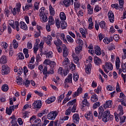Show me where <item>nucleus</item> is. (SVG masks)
<instances>
[{"label":"nucleus","mask_w":126,"mask_h":126,"mask_svg":"<svg viewBox=\"0 0 126 126\" xmlns=\"http://www.w3.org/2000/svg\"><path fill=\"white\" fill-rule=\"evenodd\" d=\"M63 57L64 58H66L68 56V54L69 52H68V49L66 47V46L64 44L63 45Z\"/></svg>","instance_id":"f8f14e48"},{"label":"nucleus","mask_w":126,"mask_h":126,"mask_svg":"<svg viewBox=\"0 0 126 126\" xmlns=\"http://www.w3.org/2000/svg\"><path fill=\"white\" fill-rule=\"evenodd\" d=\"M20 8H21V4L17 3L15 7L11 10L12 13L13 15H16L20 12Z\"/></svg>","instance_id":"f257e3e1"},{"label":"nucleus","mask_w":126,"mask_h":126,"mask_svg":"<svg viewBox=\"0 0 126 126\" xmlns=\"http://www.w3.org/2000/svg\"><path fill=\"white\" fill-rule=\"evenodd\" d=\"M67 83H72V74H69L67 78H66L65 79L64 81V84H65V87H67V88H68L69 87V86L66 85Z\"/></svg>","instance_id":"7ed1b4c3"},{"label":"nucleus","mask_w":126,"mask_h":126,"mask_svg":"<svg viewBox=\"0 0 126 126\" xmlns=\"http://www.w3.org/2000/svg\"><path fill=\"white\" fill-rule=\"evenodd\" d=\"M55 24L57 28L59 29V28L61 27V23L60 22V20L57 19L55 20Z\"/></svg>","instance_id":"4d7b16f0"},{"label":"nucleus","mask_w":126,"mask_h":126,"mask_svg":"<svg viewBox=\"0 0 126 126\" xmlns=\"http://www.w3.org/2000/svg\"><path fill=\"white\" fill-rule=\"evenodd\" d=\"M120 64H121V61L120 60V58L117 57L116 60V66L117 69H119L120 68Z\"/></svg>","instance_id":"c9c22d12"},{"label":"nucleus","mask_w":126,"mask_h":126,"mask_svg":"<svg viewBox=\"0 0 126 126\" xmlns=\"http://www.w3.org/2000/svg\"><path fill=\"white\" fill-rule=\"evenodd\" d=\"M58 116V112L57 111H52L50 112L47 115V118L48 120H54L56 119V117Z\"/></svg>","instance_id":"20e7f679"},{"label":"nucleus","mask_w":126,"mask_h":126,"mask_svg":"<svg viewBox=\"0 0 126 126\" xmlns=\"http://www.w3.org/2000/svg\"><path fill=\"white\" fill-rule=\"evenodd\" d=\"M61 40H62V41H63L64 43H67V40H66V38H65V35H64V33L61 34Z\"/></svg>","instance_id":"c03bdc74"},{"label":"nucleus","mask_w":126,"mask_h":126,"mask_svg":"<svg viewBox=\"0 0 126 126\" xmlns=\"http://www.w3.org/2000/svg\"><path fill=\"white\" fill-rule=\"evenodd\" d=\"M113 105V101L112 100L106 101L105 103L104 104V107L105 109L107 108H111Z\"/></svg>","instance_id":"4be33fe9"},{"label":"nucleus","mask_w":126,"mask_h":126,"mask_svg":"<svg viewBox=\"0 0 126 126\" xmlns=\"http://www.w3.org/2000/svg\"><path fill=\"white\" fill-rule=\"evenodd\" d=\"M34 109H40L42 107V101L36 100L32 104Z\"/></svg>","instance_id":"0eeeda50"},{"label":"nucleus","mask_w":126,"mask_h":126,"mask_svg":"<svg viewBox=\"0 0 126 126\" xmlns=\"http://www.w3.org/2000/svg\"><path fill=\"white\" fill-rule=\"evenodd\" d=\"M44 63L50 65L51 68H54V67L56 66V62H55L54 61H51V60L48 59H46L44 61Z\"/></svg>","instance_id":"423d86ee"},{"label":"nucleus","mask_w":126,"mask_h":126,"mask_svg":"<svg viewBox=\"0 0 126 126\" xmlns=\"http://www.w3.org/2000/svg\"><path fill=\"white\" fill-rule=\"evenodd\" d=\"M1 68V72L3 75H4L5 74H8V73L9 72V67H8V66H7V65H3Z\"/></svg>","instance_id":"39448f33"},{"label":"nucleus","mask_w":126,"mask_h":126,"mask_svg":"<svg viewBox=\"0 0 126 126\" xmlns=\"http://www.w3.org/2000/svg\"><path fill=\"white\" fill-rule=\"evenodd\" d=\"M85 117L88 121H92L93 120V115L92 114V111H90L89 113H87L85 115Z\"/></svg>","instance_id":"2eb2a0df"},{"label":"nucleus","mask_w":126,"mask_h":126,"mask_svg":"<svg viewBox=\"0 0 126 126\" xmlns=\"http://www.w3.org/2000/svg\"><path fill=\"white\" fill-rule=\"evenodd\" d=\"M94 53L97 56H101L102 55L101 48L98 46H96L94 48Z\"/></svg>","instance_id":"a211bd4d"},{"label":"nucleus","mask_w":126,"mask_h":126,"mask_svg":"<svg viewBox=\"0 0 126 126\" xmlns=\"http://www.w3.org/2000/svg\"><path fill=\"white\" fill-rule=\"evenodd\" d=\"M46 58L48 59H51V58L53 57V52L52 51H49L46 54Z\"/></svg>","instance_id":"6e6d98bb"},{"label":"nucleus","mask_w":126,"mask_h":126,"mask_svg":"<svg viewBox=\"0 0 126 126\" xmlns=\"http://www.w3.org/2000/svg\"><path fill=\"white\" fill-rule=\"evenodd\" d=\"M114 40V37H113V36H110V37H109L108 38V37H105L103 41L104 42V43H105V44H110V43H111V42H113Z\"/></svg>","instance_id":"dca6fc26"},{"label":"nucleus","mask_w":126,"mask_h":126,"mask_svg":"<svg viewBox=\"0 0 126 126\" xmlns=\"http://www.w3.org/2000/svg\"><path fill=\"white\" fill-rule=\"evenodd\" d=\"M79 114L77 113H75L72 117V121L75 124L79 123Z\"/></svg>","instance_id":"9b49d317"},{"label":"nucleus","mask_w":126,"mask_h":126,"mask_svg":"<svg viewBox=\"0 0 126 126\" xmlns=\"http://www.w3.org/2000/svg\"><path fill=\"white\" fill-rule=\"evenodd\" d=\"M103 113H104V109L103 108V107L100 106L98 108V118L99 120H101L102 119V116H103Z\"/></svg>","instance_id":"412c9836"},{"label":"nucleus","mask_w":126,"mask_h":126,"mask_svg":"<svg viewBox=\"0 0 126 126\" xmlns=\"http://www.w3.org/2000/svg\"><path fill=\"white\" fill-rule=\"evenodd\" d=\"M20 28L23 29V30H28V27H27V25L23 21L20 22Z\"/></svg>","instance_id":"5701e85b"},{"label":"nucleus","mask_w":126,"mask_h":126,"mask_svg":"<svg viewBox=\"0 0 126 126\" xmlns=\"http://www.w3.org/2000/svg\"><path fill=\"white\" fill-rule=\"evenodd\" d=\"M6 113L7 115H8L9 116H10V115H11V114H12V111H11L8 107H6Z\"/></svg>","instance_id":"0e129e2a"},{"label":"nucleus","mask_w":126,"mask_h":126,"mask_svg":"<svg viewBox=\"0 0 126 126\" xmlns=\"http://www.w3.org/2000/svg\"><path fill=\"white\" fill-rule=\"evenodd\" d=\"M118 111H119L118 116H123V115H124V110L121 105L118 106Z\"/></svg>","instance_id":"4c0bfd02"},{"label":"nucleus","mask_w":126,"mask_h":126,"mask_svg":"<svg viewBox=\"0 0 126 126\" xmlns=\"http://www.w3.org/2000/svg\"><path fill=\"white\" fill-rule=\"evenodd\" d=\"M19 60H24V55L22 53H20L18 54Z\"/></svg>","instance_id":"e2e57ef3"},{"label":"nucleus","mask_w":126,"mask_h":126,"mask_svg":"<svg viewBox=\"0 0 126 126\" xmlns=\"http://www.w3.org/2000/svg\"><path fill=\"white\" fill-rule=\"evenodd\" d=\"M8 89H9L8 85L6 84L2 85L1 87V90L4 92H6V91H8Z\"/></svg>","instance_id":"a19ab883"},{"label":"nucleus","mask_w":126,"mask_h":126,"mask_svg":"<svg viewBox=\"0 0 126 126\" xmlns=\"http://www.w3.org/2000/svg\"><path fill=\"white\" fill-rule=\"evenodd\" d=\"M56 100V97L55 96H52L51 97H49L46 100V103L47 104H51L53 103V102H55V100Z\"/></svg>","instance_id":"c756f323"},{"label":"nucleus","mask_w":126,"mask_h":126,"mask_svg":"<svg viewBox=\"0 0 126 126\" xmlns=\"http://www.w3.org/2000/svg\"><path fill=\"white\" fill-rule=\"evenodd\" d=\"M63 72H64V71L63 67H59L58 70V73H59V74H60V75H63Z\"/></svg>","instance_id":"5fc2aeb1"},{"label":"nucleus","mask_w":126,"mask_h":126,"mask_svg":"<svg viewBox=\"0 0 126 126\" xmlns=\"http://www.w3.org/2000/svg\"><path fill=\"white\" fill-rule=\"evenodd\" d=\"M67 41L69 42V43H73L74 40H73V38L70 36V35H66Z\"/></svg>","instance_id":"603ef678"},{"label":"nucleus","mask_w":126,"mask_h":126,"mask_svg":"<svg viewBox=\"0 0 126 126\" xmlns=\"http://www.w3.org/2000/svg\"><path fill=\"white\" fill-rule=\"evenodd\" d=\"M99 26L101 29H107V25H106V22L104 21H101L99 22Z\"/></svg>","instance_id":"473e14b6"},{"label":"nucleus","mask_w":126,"mask_h":126,"mask_svg":"<svg viewBox=\"0 0 126 126\" xmlns=\"http://www.w3.org/2000/svg\"><path fill=\"white\" fill-rule=\"evenodd\" d=\"M78 78H79V76L78 74L74 73L73 76V80H74V81H76L77 80H78Z\"/></svg>","instance_id":"052dcab7"},{"label":"nucleus","mask_w":126,"mask_h":126,"mask_svg":"<svg viewBox=\"0 0 126 126\" xmlns=\"http://www.w3.org/2000/svg\"><path fill=\"white\" fill-rule=\"evenodd\" d=\"M16 81L18 85H22V84H24V82L22 80V78L20 77H17Z\"/></svg>","instance_id":"2f4dec72"},{"label":"nucleus","mask_w":126,"mask_h":126,"mask_svg":"<svg viewBox=\"0 0 126 126\" xmlns=\"http://www.w3.org/2000/svg\"><path fill=\"white\" fill-rule=\"evenodd\" d=\"M66 27H67V24L65 21H62L61 22V28L62 29H66Z\"/></svg>","instance_id":"79ce46f5"},{"label":"nucleus","mask_w":126,"mask_h":126,"mask_svg":"<svg viewBox=\"0 0 126 126\" xmlns=\"http://www.w3.org/2000/svg\"><path fill=\"white\" fill-rule=\"evenodd\" d=\"M23 53L25 55V57L26 59H28V58H29V54H28L29 51L28 49L27 48H24L23 49Z\"/></svg>","instance_id":"37998d69"},{"label":"nucleus","mask_w":126,"mask_h":126,"mask_svg":"<svg viewBox=\"0 0 126 126\" xmlns=\"http://www.w3.org/2000/svg\"><path fill=\"white\" fill-rule=\"evenodd\" d=\"M110 117H111V115H110V111H104L102 115L103 122H104V123H107V122H109V120H110Z\"/></svg>","instance_id":"f03ea898"},{"label":"nucleus","mask_w":126,"mask_h":126,"mask_svg":"<svg viewBox=\"0 0 126 126\" xmlns=\"http://www.w3.org/2000/svg\"><path fill=\"white\" fill-rule=\"evenodd\" d=\"M83 91V89H82V88L79 87L76 92L74 93V94H73V97H76L77 96H78L79 94H81L82 93V92Z\"/></svg>","instance_id":"393cba45"},{"label":"nucleus","mask_w":126,"mask_h":126,"mask_svg":"<svg viewBox=\"0 0 126 126\" xmlns=\"http://www.w3.org/2000/svg\"><path fill=\"white\" fill-rule=\"evenodd\" d=\"M85 107H90V103L86 99H84L82 101V110L84 111L85 110Z\"/></svg>","instance_id":"1a4fd4ad"},{"label":"nucleus","mask_w":126,"mask_h":126,"mask_svg":"<svg viewBox=\"0 0 126 126\" xmlns=\"http://www.w3.org/2000/svg\"><path fill=\"white\" fill-rule=\"evenodd\" d=\"M8 24L11 26L13 29H15V26H14V21L13 20H10L8 21Z\"/></svg>","instance_id":"09e8293b"},{"label":"nucleus","mask_w":126,"mask_h":126,"mask_svg":"<svg viewBox=\"0 0 126 126\" xmlns=\"http://www.w3.org/2000/svg\"><path fill=\"white\" fill-rule=\"evenodd\" d=\"M12 43L14 49H16L17 48H18V42L16 41V40L14 39Z\"/></svg>","instance_id":"3c124183"},{"label":"nucleus","mask_w":126,"mask_h":126,"mask_svg":"<svg viewBox=\"0 0 126 126\" xmlns=\"http://www.w3.org/2000/svg\"><path fill=\"white\" fill-rule=\"evenodd\" d=\"M40 20L42 23L47 22L48 21V17L47 16V15H39Z\"/></svg>","instance_id":"bb28decb"},{"label":"nucleus","mask_w":126,"mask_h":126,"mask_svg":"<svg viewBox=\"0 0 126 126\" xmlns=\"http://www.w3.org/2000/svg\"><path fill=\"white\" fill-rule=\"evenodd\" d=\"M122 68L123 72H126V62L122 64Z\"/></svg>","instance_id":"680f3d73"},{"label":"nucleus","mask_w":126,"mask_h":126,"mask_svg":"<svg viewBox=\"0 0 126 126\" xmlns=\"http://www.w3.org/2000/svg\"><path fill=\"white\" fill-rule=\"evenodd\" d=\"M49 113V111L47 109H44L42 110L41 112L39 113L37 116L41 117L43 116V115H47Z\"/></svg>","instance_id":"ea45409f"},{"label":"nucleus","mask_w":126,"mask_h":126,"mask_svg":"<svg viewBox=\"0 0 126 126\" xmlns=\"http://www.w3.org/2000/svg\"><path fill=\"white\" fill-rule=\"evenodd\" d=\"M38 45H39V43H38V42H36L34 44V46L33 47V51H34V54H37V52L38 51Z\"/></svg>","instance_id":"a18cd8bd"},{"label":"nucleus","mask_w":126,"mask_h":126,"mask_svg":"<svg viewBox=\"0 0 126 126\" xmlns=\"http://www.w3.org/2000/svg\"><path fill=\"white\" fill-rule=\"evenodd\" d=\"M108 49L109 51H113V50H115L116 49V46L113 43H111L109 45Z\"/></svg>","instance_id":"49530a36"},{"label":"nucleus","mask_w":126,"mask_h":126,"mask_svg":"<svg viewBox=\"0 0 126 126\" xmlns=\"http://www.w3.org/2000/svg\"><path fill=\"white\" fill-rule=\"evenodd\" d=\"M88 13V14H93V7L91 6L90 4H88L87 5Z\"/></svg>","instance_id":"7c9ffc66"},{"label":"nucleus","mask_w":126,"mask_h":126,"mask_svg":"<svg viewBox=\"0 0 126 126\" xmlns=\"http://www.w3.org/2000/svg\"><path fill=\"white\" fill-rule=\"evenodd\" d=\"M40 5V3L38 2H35L34 4V7L35 9L38 10L39 9V6Z\"/></svg>","instance_id":"69168bd1"},{"label":"nucleus","mask_w":126,"mask_h":126,"mask_svg":"<svg viewBox=\"0 0 126 126\" xmlns=\"http://www.w3.org/2000/svg\"><path fill=\"white\" fill-rule=\"evenodd\" d=\"M49 10L51 15H55V9L53 8V6L51 5L49 6Z\"/></svg>","instance_id":"de8ad7c7"},{"label":"nucleus","mask_w":126,"mask_h":126,"mask_svg":"<svg viewBox=\"0 0 126 126\" xmlns=\"http://www.w3.org/2000/svg\"><path fill=\"white\" fill-rule=\"evenodd\" d=\"M91 67H92L91 63H89L86 66L85 69L86 73H87L88 74H90L91 72Z\"/></svg>","instance_id":"a878e982"},{"label":"nucleus","mask_w":126,"mask_h":126,"mask_svg":"<svg viewBox=\"0 0 126 126\" xmlns=\"http://www.w3.org/2000/svg\"><path fill=\"white\" fill-rule=\"evenodd\" d=\"M45 7H42L40 9H39V12L40 14L39 15H44L46 14H45Z\"/></svg>","instance_id":"864d4df0"},{"label":"nucleus","mask_w":126,"mask_h":126,"mask_svg":"<svg viewBox=\"0 0 126 126\" xmlns=\"http://www.w3.org/2000/svg\"><path fill=\"white\" fill-rule=\"evenodd\" d=\"M7 57L5 55H2L0 58V63L2 64H5L7 63Z\"/></svg>","instance_id":"4468645a"},{"label":"nucleus","mask_w":126,"mask_h":126,"mask_svg":"<svg viewBox=\"0 0 126 126\" xmlns=\"http://www.w3.org/2000/svg\"><path fill=\"white\" fill-rule=\"evenodd\" d=\"M55 23L54 17L52 16H50L48 18V25H54Z\"/></svg>","instance_id":"cd10ccee"},{"label":"nucleus","mask_w":126,"mask_h":126,"mask_svg":"<svg viewBox=\"0 0 126 126\" xmlns=\"http://www.w3.org/2000/svg\"><path fill=\"white\" fill-rule=\"evenodd\" d=\"M94 63L96 65H100L102 63V60L97 56H95L94 58Z\"/></svg>","instance_id":"f3484780"},{"label":"nucleus","mask_w":126,"mask_h":126,"mask_svg":"<svg viewBox=\"0 0 126 126\" xmlns=\"http://www.w3.org/2000/svg\"><path fill=\"white\" fill-rule=\"evenodd\" d=\"M82 51V46L79 45L75 48L76 54H80Z\"/></svg>","instance_id":"58836bf2"},{"label":"nucleus","mask_w":126,"mask_h":126,"mask_svg":"<svg viewBox=\"0 0 126 126\" xmlns=\"http://www.w3.org/2000/svg\"><path fill=\"white\" fill-rule=\"evenodd\" d=\"M29 3H27L26 4L25 6H23V9L24 11H27L28 10H29V9L32 8V7H33V4H29Z\"/></svg>","instance_id":"6ab92c4d"},{"label":"nucleus","mask_w":126,"mask_h":126,"mask_svg":"<svg viewBox=\"0 0 126 126\" xmlns=\"http://www.w3.org/2000/svg\"><path fill=\"white\" fill-rule=\"evenodd\" d=\"M60 17L61 20H62L63 21H64L65 19H66V16H65V14H64V12H61L60 14Z\"/></svg>","instance_id":"e433bc0d"},{"label":"nucleus","mask_w":126,"mask_h":126,"mask_svg":"<svg viewBox=\"0 0 126 126\" xmlns=\"http://www.w3.org/2000/svg\"><path fill=\"white\" fill-rule=\"evenodd\" d=\"M77 44H78L79 45V46H82L83 45V40L82 39H80V38L77 39L76 41Z\"/></svg>","instance_id":"bf43d9fd"},{"label":"nucleus","mask_w":126,"mask_h":126,"mask_svg":"<svg viewBox=\"0 0 126 126\" xmlns=\"http://www.w3.org/2000/svg\"><path fill=\"white\" fill-rule=\"evenodd\" d=\"M69 64V60H68V58H65L63 62L62 65L63 66V67H67Z\"/></svg>","instance_id":"b1692460"},{"label":"nucleus","mask_w":126,"mask_h":126,"mask_svg":"<svg viewBox=\"0 0 126 126\" xmlns=\"http://www.w3.org/2000/svg\"><path fill=\"white\" fill-rule=\"evenodd\" d=\"M105 65L107 69H109L110 70H113L114 68L113 67V64H112V63H111L110 62H107L106 63H105Z\"/></svg>","instance_id":"72a5a7b5"},{"label":"nucleus","mask_w":126,"mask_h":126,"mask_svg":"<svg viewBox=\"0 0 126 126\" xmlns=\"http://www.w3.org/2000/svg\"><path fill=\"white\" fill-rule=\"evenodd\" d=\"M73 0H64L63 1V3L65 7H68L70 5H72L73 4Z\"/></svg>","instance_id":"ddd939ff"},{"label":"nucleus","mask_w":126,"mask_h":126,"mask_svg":"<svg viewBox=\"0 0 126 126\" xmlns=\"http://www.w3.org/2000/svg\"><path fill=\"white\" fill-rule=\"evenodd\" d=\"M100 106V102H96L94 104L93 106V109H96V108H98Z\"/></svg>","instance_id":"338daca9"},{"label":"nucleus","mask_w":126,"mask_h":126,"mask_svg":"<svg viewBox=\"0 0 126 126\" xmlns=\"http://www.w3.org/2000/svg\"><path fill=\"white\" fill-rule=\"evenodd\" d=\"M76 103V99H73V100L69 101L67 105V106H71V105H73V104H75Z\"/></svg>","instance_id":"13d9d810"},{"label":"nucleus","mask_w":126,"mask_h":126,"mask_svg":"<svg viewBox=\"0 0 126 126\" xmlns=\"http://www.w3.org/2000/svg\"><path fill=\"white\" fill-rule=\"evenodd\" d=\"M2 27V30L1 29L0 30V35H1L2 33H3L4 30H6V25H5V23H4L3 24Z\"/></svg>","instance_id":"8fccbe9b"},{"label":"nucleus","mask_w":126,"mask_h":126,"mask_svg":"<svg viewBox=\"0 0 126 126\" xmlns=\"http://www.w3.org/2000/svg\"><path fill=\"white\" fill-rule=\"evenodd\" d=\"M53 40V38H52V36L51 35H48L47 38H44V41H45V43L47 44L48 46H51V42H52V40Z\"/></svg>","instance_id":"aec40b11"},{"label":"nucleus","mask_w":126,"mask_h":126,"mask_svg":"<svg viewBox=\"0 0 126 126\" xmlns=\"http://www.w3.org/2000/svg\"><path fill=\"white\" fill-rule=\"evenodd\" d=\"M91 100L93 103L97 102L98 101V96L94 94V95H92Z\"/></svg>","instance_id":"f704fd0d"},{"label":"nucleus","mask_w":126,"mask_h":126,"mask_svg":"<svg viewBox=\"0 0 126 126\" xmlns=\"http://www.w3.org/2000/svg\"><path fill=\"white\" fill-rule=\"evenodd\" d=\"M1 45L3 47V48L4 49V50H5L7 48V47H8V45L5 42H2Z\"/></svg>","instance_id":"774afa93"},{"label":"nucleus","mask_w":126,"mask_h":126,"mask_svg":"<svg viewBox=\"0 0 126 126\" xmlns=\"http://www.w3.org/2000/svg\"><path fill=\"white\" fill-rule=\"evenodd\" d=\"M108 19L111 23H114L115 21V16L114 15V12L112 11H109L108 13Z\"/></svg>","instance_id":"6e6552de"},{"label":"nucleus","mask_w":126,"mask_h":126,"mask_svg":"<svg viewBox=\"0 0 126 126\" xmlns=\"http://www.w3.org/2000/svg\"><path fill=\"white\" fill-rule=\"evenodd\" d=\"M80 32L81 33L82 35V37L83 38H86V35L88 34V31L87 29H83L82 28H80L79 29Z\"/></svg>","instance_id":"9d476101"},{"label":"nucleus","mask_w":126,"mask_h":126,"mask_svg":"<svg viewBox=\"0 0 126 126\" xmlns=\"http://www.w3.org/2000/svg\"><path fill=\"white\" fill-rule=\"evenodd\" d=\"M54 44L57 46V47H60L63 45V42L61 39L57 37V40L54 41Z\"/></svg>","instance_id":"c85d7f7f"}]
</instances>
